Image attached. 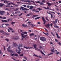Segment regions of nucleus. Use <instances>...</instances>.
Instances as JSON below:
<instances>
[{
    "instance_id": "obj_15",
    "label": "nucleus",
    "mask_w": 61,
    "mask_h": 61,
    "mask_svg": "<svg viewBox=\"0 0 61 61\" xmlns=\"http://www.w3.org/2000/svg\"><path fill=\"white\" fill-rule=\"evenodd\" d=\"M2 22H4L5 23V22H6V23H7L8 22L7 20H2Z\"/></svg>"
},
{
    "instance_id": "obj_63",
    "label": "nucleus",
    "mask_w": 61,
    "mask_h": 61,
    "mask_svg": "<svg viewBox=\"0 0 61 61\" xmlns=\"http://www.w3.org/2000/svg\"><path fill=\"white\" fill-rule=\"evenodd\" d=\"M27 23L28 24H31V22L30 21H28V22Z\"/></svg>"
},
{
    "instance_id": "obj_4",
    "label": "nucleus",
    "mask_w": 61,
    "mask_h": 61,
    "mask_svg": "<svg viewBox=\"0 0 61 61\" xmlns=\"http://www.w3.org/2000/svg\"><path fill=\"white\" fill-rule=\"evenodd\" d=\"M41 18L42 19L43 21V24L45 25L46 23V21L45 20V18H44V17H42Z\"/></svg>"
},
{
    "instance_id": "obj_45",
    "label": "nucleus",
    "mask_w": 61,
    "mask_h": 61,
    "mask_svg": "<svg viewBox=\"0 0 61 61\" xmlns=\"http://www.w3.org/2000/svg\"><path fill=\"white\" fill-rule=\"evenodd\" d=\"M43 8H44V9H47V10H48L49 9L48 8H46L44 7H43Z\"/></svg>"
},
{
    "instance_id": "obj_59",
    "label": "nucleus",
    "mask_w": 61,
    "mask_h": 61,
    "mask_svg": "<svg viewBox=\"0 0 61 61\" xmlns=\"http://www.w3.org/2000/svg\"><path fill=\"white\" fill-rule=\"evenodd\" d=\"M27 10V9H26V8H24V9L23 10V11H25V10Z\"/></svg>"
},
{
    "instance_id": "obj_33",
    "label": "nucleus",
    "mask_w": 61,
    "mask_h": 61,
    "mask_svg": "<svg viewBox=\"0 0 61 61\" xmlns=\"http://www.w3.org/2000/svg\"><path fill=\"white\" fill-rule=\"evenodd\" d=\"M31 27H34V26H35V25H33V24H31Z\"/></svg>"
},
{
    "instance_id": "obj_39",
    "label": "nucleus",
    "mask_w": 61,
    "mask_h": 61,
    "mask_svg": "<svg viewBox=\"0 0 61 61\" xmlns=\"http://www.w3.org/2000/svg\"><path fill=\"white\" fill-rule=\"evenodd\" d=\"M37 9H38V10H42V9H40L39 8H37Z\"/></svg>"
},
{
    "instance_id": "obj_13",
    "label": "nucleus",
    "mask_w": 61,
    "mask_h": 61,
    "mask_svg": "<svg viewBox=\"0 0 61 61\" xmlns=\"http://www.w3.org/2000/svg\"><path fill=\"white\" fill-rule=\"evenodd\" d=\"M11 4H12V5H15V4L13 3H12V2H11L10 3H7V5H11Z\"/></svg>"
},
{
    "instance_id": "obj_31",
    "label": "nucleus",
    "mask_w": 61,
    "mask_h": 61,
    "mask_svg": "<svg viewBox=\"0 0 61 61\" xmlns=\"http://www.w3.org/2000/svg\"><path fill=\"white\" fill-rule=\"evenodd\" d=\"M16 45V43H14L13 44V46H15Z\"/></svg>"
},
{
    "instance_id": "obj_14",
    "label": "nucleus",
    "mask_w": 61,
    "mask_h": 61,
    "mask_svg": "<svg viewBox=\"0 0 61 61\" xmlns=\"http://www.w3.org/2000/svg\"><path fill=\"white\" fill-rule=\"evenodd\" d=\"M22 26H23V27H26L27 26V25L26 24L25 25V24H23L22 25Z\"/></svg>"
},
{
    "instance_id": "obj_6",
    "label": "nucleus",
    "mask_w": 61,
    "mask_h": 61,
    "mask_svg": "<svg viewBox=\"0 0 61 61\" xmlns=\"http://www.w3.org/2000/svg\"><path fill=\"white\" fill-rule=\"evenodd\" d=\"M17 46L19 47H23V44L22 43L19 44L17 45Z\"/></svg>"
},
{
    "instance_id": "obj_29",
    "label": "nucleus",
    "mask_w": 61,
    "mask_h": 61,
    "mask_svg": "<svg viewBox=\"0 0 61 61\" xmlns=\"http://www.w3.org/2000/svg\"><path fill=\"white\" fill-rule=\"evenodd\" d=\"M6 10H8V11H10V9H9L8 8H6L5 9Z\"/></svg>"
},
{
    "instance_id": "obj_53",
    "label": "nucleus",
    "mask_w": 61,
    "mask_h": 61,
    "mask_svg": "<svg viewBox=\"0 0 61 61\" xmlns=\"http://www.w3.org/2000/svg\"><path fill=\"white\" fill-rule=\"evenodd\" d=\"M56 54H57V55H59V52H56Z\"/></svg>"
},
{
    "instance_id": "obj_21",
    "label": "nucleus",
    "mask_w": 61,
    "mask_h": 61,
    "mask_svg": "<svg viewBox=\"0 0 61 61\" xmlns=\"http://www.w3.org/2000/svg\"><path fill=\"white\" fill-rule=\"evenodd\" d=\"M35 34L34 33H31L30 34V36H34Z\"/></svg>"
},
{
    "instance_id": "obj_58",
    "label": "nucleus",
    "mask_w": 61,
    "mask_h": 61,
    "mask_svg": "<svg viewBox=\"0 0 61 61\" xmlns=\"http://www.w3.org/2000/svg\"><path fill=\"white\" fill-rule=\"evenodd\" d=\"M22 6H24V7H26V5H23Z\"/></svg>"
},
{
    "instance_id": "obj_64",
    "label": "nucleus",
    "mask_w": 61,
    "mask_h": 61,
    "mask_svg": "<svg viewBox=\"0 0 61 61\" xmlns=\"http://www.w3.org/2000/svg\"><path fill=\"white\" fill-rule=\"evenodd\" d=\"M58 44H59V45H61V43L60 42L58 43Z\"/></svg>"
},
{
    "instance_id": "obj_23",
    "label": "nucleus",
    "mask_w": 61,
    "mask_h": 61,
    "mask_svg": "<svg viewBox=\"0 0 61 61\" xmlns=\"http://www.w3.org/2000/svg\"><path fill=\"white\" fill-rule=\"evenodd\" d=\"M56 35L57 36V37L58 38H60V37L58 36V35L57 34V33H56Z\"/></svg>"
},
{
    "instance_id": "obj_57",
    "label": "nucleus",
    "mask_w": 61,
    "mask_h": 61,
    "mask_svg": "<svg viewBox=\"0 0 61 61\" xmlns=\"http://www.w3.org/2000/svg\"><path fill=\"white\" fill-rule=\"evenodd\" d=\"M5 6H6V7H10V5H5Z\"/></svg>"
},
{
    "instance_id": "obj_40",
    "label": "nucleus",
    "mask_w": 61,
    "mask_h": 61,
    "mask_svg": "<svg viewBox=\"0 0 61 61\" xmlns=\"http://www.w3.org/2000/svg\"><path fill=\"white\" fill-rule=\"evenodd\" d=\"M18 8H16V9H15L14 11H18Z\"/></svg>"
},
{
    "instance_id": "obj_51",
    "label": "nucleus",
    "mask_w": 61,
    "mask_h": 61,
    "mask_svg": "<svg viewBox=\"0 0 61 61\" xmlns=\"http://www.w3.org/2000/svg\"><path fill=\"white\" fill-rule=\"evenodd\" d=\"M53 23H51L50 24V25H51V27H52V25H53Z\"/></svg>"
},
{
    "instance_id": "obj_19",
    "label": "nucleus",
    "mask_w": 61,
    "mask_h": 61,
    "mask_svg": "<svg viewBox=\"0 0 61 61\" xmlns=\"http://www.w3.org/2000/svg\"><path fill=\"white\" fill-rule=\"evenodd\" d=\"M24 7H22L21 6L20 7V10H23L24 9Z\"/></svg>"
},
{
    "instance_id": "obj_9",
    "label": "nucleus",
    "mask_w": 61,
    "mask_h": 61,
    "mask_svg": "<svg viewBox=\"0 0 61 61\" xmlns=\"http://www.w3.org/2000/svg\"><path fill=\"white\" fill-rule=\"evenodd\" d=\"M24 48H26V49H28V48H29V49H32V47H30L29 46L28 47H25V46H24L23 47Z\"/></svg>"
},
{
    "instance_id": "obj_48",
    "label": "nucleus",
    "mask_w": 61,
    "mask_h": 61,
    "mask_svg": "<svg viewBox=\"0 0 61 61\" xmlns=\"http://www.w3.org/2000/svg\"><path fill=\"white\" fill-rule=\"evenodd\" d=\"M23 15V13H21L20 15H19V16H21V15Z\"/></svg>"
},
{
    "instance_id": "obj_38",
    "label": "nucleus",
    "mask_w": 61,
    "mask_h": 61,
    "mask_svg": "<svg viewBox=\"0 0 61 61\" xmlns=\"http://www.w3.org/2000/svg\"><path fill=\"white\" fill-rule=\"evenodd\" d=\"M18 55L16 54H15L14 56H18Z\"/></svg>"
},
{
    "instance_id": "obj_47",
    "label": "nucleus",
    "mask_w": 61,
    "mask_h": 61,
    "mask_svg": "<svg viewBox=\"0 0 61 61\" xmlns=\"http://www.w3.org/2000/svg\"><path fill=\"white\" fill-rule=\"evenodd\" d=\"M35 2L36 3H40V1H35Z\"/></svg>"
},
{
    "instance_id": "obj_35",
    "label": "nucleus",
    "mask_w": 61,
    "mask_h": 61,
    "mask_svg": "<svg viewBox=\"0 0 61 61\" xmlns=\"http://www.w3.org/2000/svg\"><path fill=\"white\" fill-rule=\"evenodd\" d=\"M17 54H20V53H21V52H20V51H18L17 52Z\"/></svg>"
},
{
    "instance_id": "obj_50",
    "label": "nucleus",
    "mask_w": 61,
    "mask_h": 61,
    "mask_svg": "<svg viewBox=\"0 0 61 61\" xmlns=\"http://www.w3.org/2000/svg\"><path fill=\"white\" fill-rule=\"evenodd\" d=\"M50 13H54V14H55V13L54 12L52 11H50Z\"/></svg>"
},
{
    "instance_id": "obj_55",
    "label": "nucleus",
    "mask_w": 61,
    "mask_h": 61,
    "mask_svg": "<svg viewBox=\"0 0 61 61\" xmlns=\"http://www.w3.org/2000/svg\"><path fill=\"white\" fill-rule=\"evenodd\" d=\"M35 12H37V13H39V11L38 10L35 11Z\"/></svg>"
},
{
    "instance_id": "obj_34",
    "label": "nucleus",
    "mask_w": 61,
    "mask_h": 61,
    "mask_svg": "<svg viewBox=\"0 0 61 61\" xmlns=\"http://www.w3.org/2000/svg\"><path fill=\"white\" fill-rule=\"evenodd\" d=\"M5 40H6V41H7V42H8V41H9V40L8 39H5Z\"/></svg>"
},
{
    "instance_id": "obj_28",
    "label": "nucleus",
    "mask_w": 61,
    "mask_h": 61,
    "mask_svg": "<svg viewBox=\"0 0 61 61\" xmlns=\"http://www.w3.org/2000/svg\"><path fill=\"white\" fill-rule=\"evenodd\" d=\"M54 27H56V28H59V26L56 25H54Z\"/></svg>"
},
{
    "instance_id": "obj_30",
    "label": "nucleus",
    "mask_w": 61,
    "mask_h": 61,
    "mask_svg": "<svg viewBox=\"0 0 61 61\" xmlns=\"http://www.w3.org/2000/svg\"><path fill=\"white\" fill-rule=\"evenodd\" d=\"M58 20H57V19H56L55 20V22L56 23H57Z\"/></svg>"
},
{
    "instance_id": "obj_44",
    "label": "nucleus",
    "mask_w": 61,
    "mask_h": 61,
    "mask_svg": "<svg viewBox=\"0 0 61 61\" xmlns=\"http://www.w3.org/2000/svg\"><path fill=\"white\" fill-rule=\"evenodd\" d=\"M10 48H11V47L10 46H9L7 48V50H9V49H10Z\"/></svg>"
},
{
    "instance_id": "obj_32",
    "label": "nucleus",
    "mask_w": 61,
    "mask_h": 61,
    "mask_svg": "<svg viewBox=\"0 0 61 61\" xmlns=\"http://www.w3.org/2000/svg\"><path fill=\"white\" fill-rule=\"evenodd\" d=\"M26 2H27L28 3H30V1L29 0H26Z\"/></svg>"
},
{
    "instance_id": "obj_12",
    "label": "nucleus",
    "mask_w": 61,
    "mask_h": 61,
    "mask_svg": "<svg viewBox=\"0 0 61 61\" xmlns=\"http://www.w3.org/2000/svg\"><path fill=\"white\" fill-rule=\"evenodd\" d=\"M34 56H36V57H39V58H42V57L40 56H37L35 54H34Z\"/></svg>"
},
{
    "instance_id": "obj_37",
    "label": "nucleus",
    "mask_w": 61,
    "mask_h": 61,
    "mask_svg": "<svg viewBox=\"0 0 61 61\" xmlns=\"http://www.w3.org/2000/svg\"><path fill=\"white\" fill-rule=\"evenodd\" d=\"M32 11H34V12H36V10H35V9H33L32 10Z\"/></svg>"
},
{
    "instance_id": "obj_2",
    "label": "nucleus",
    "mask_w": 61,
    "mask_h": 61,
    "mask_svg": "<svg viewBox=\"0 0 61 61\" xmlns=\"http://www.w3.org/2000/svg\"><path fill=\"white\" fill-rule=\"evenodd\" d=\"M40 40L41 41H43L44 42H45L46 41V39L45 37H41L40 38Z\"/></svg>"
},
{
    "instance_id": "obj_5",
    "label": "nucleus",
    "mask_w": 61,
    "mask_h": 61,
    "mask_svg": "<svg viewBox=\"0 0 61 61\" xmlns=\"http://www.w3.org/2000/svg\"><path fill=\"white\" fill-rule=\"evenodd\" d=\"M12 39H14V40H17V39H19V37L17 36L13 37Z\"/></svg>"
},
{
    "instance_id": "obj_26",
    "label": "nucleus",
    "mask_w": 61,
    "mask_h": 61,
    "mask_svg": "<svg viewBox=\"0 0 61 61\" xmlns=\"http://www.w3.org/2000/svg\"><path fill=\"white\" fill-rule=\"evenodd\" d=\"M40 4L41 5H44V4L42 2L40 3Z\"/></svg>"
},
{
    "instance_id": "obj_22",
    "label": "nucleus",
    "mask_w": 61,
    "mask_h": 61,
    "mask_svg": "<svg viewBox=\"0 0 61 61\" xmlns=\"http://www.w3.org/2000/svg\"><path fill=\"white\" fill-rule=\"evenodd\" d=\"M47 4L48 5V6H50V5H51V3L49 2H47Z\"/></svg>"
},
{
    "instance_id": "obj_41",
    "label": "nucleus",
    "mask_w": 61,
    "mask_h": 61,
    "mask_svg": "<svg viewBox=\"0 0 61 61\" xmlns=\"http://www.w3.org/2000/svg\"><path fill=\"white\" fill-rule=\"evenodd\" d=\"M41 2H43V3H45V0H42Z\"/></svg>"
},
{
    "instance_id": "obj_61",
    "label": "nucleus",
    "mask_w": 61,
    "mask_h": 61,
    "mask_svg": "<svg viewBox=\"0 0 61 61\" xmlns=\"http://www.w3.org/2000/svg\"><path fill=\"white\" fill-rule=\"evenodd\" d=\"M51 51L52 52V53H54V52H55V51H53V50H51Z\"/></svg>"
},
{
    "instance_id": "obj_43",
    "label": "nucleus",
    "mask_w": 61,
    "mask_h": 61,
    "mask_svg": "<svg viewBox=\"0 0 61 61\" xmlns=\"http://www.w3.org/2000/svg\"><path fill=\"white\" fill-rule=\"evenodd\" d=\"M24 58H25V60H27V58L25 56L24 57Z\"/></svg>"
},
{
    "instance_id": "obj_11",
    "label": "nucleus",
    "mask_w": 61,
    "mask_h": 61,
    "mask_svg": "<svg viewBox=\"0 0 61 61\" xmlns=\"http://www.w3.org/2000/svg\"><path fill=\"white\" fill-rule=\"evenodd\" d=\"M37 51H41V54H42L43 55H45V54L42 51L38 49H37Z\"/></svg>"
},
{
    "instance_id": "obj_27",
    "label": "nucleus",
    "mask_w": 61,
    "mask_h": 61,
    "mask_svg": "<svg viewBox=\"0 0 61 61\" xmlns=\"http://www.w3.org/2000/svg\"><path fill=\"white\" fill-rule=\"evenodd\" d=\"M40 18V17H37L35 19V20H36V19H39V18Z\"/></svg>"
},
{
    "instance_id": "obj_62",
    "label": "nucleus",
    "mask_w": 61,
    "mask_h": 61,
    "mask_svg": "<svg viewBox=\"0 0 61 61\" xmlns=\"http://www.w3.org/2000/svg\"><path fill=\"white\" fill-rule=\"evenodd\" d=\"M11 56H14V53L11 55Z\"/></svg>"
},
{
    "instance_id": "obj_17",
    "label": "nucleus",
    "mask_w": 61,
    "mask_h": 61,
    "mask_svg": "<svg viewBox=\"0 0 61 61\" xmlns=\"http://www.w3.org/2000/svg\"><path fill=\"white\" fill-rule=\"evenodd\" d=\"M33 8H34V6H30V7L29 8V9H30V10H31V9H33Z\"/></svg>"
},
{
    "instance_id": "obj_60",
    "label": "nucleus",
    "mask_w": 61,
    "mask_h": 61,
    "mask_svg": "<svg viewBox=\"0 0 61 61\" xmlns=\"http://www.w3.org/2000/svg\"><path fill=\"white\" fill-rule=\"evenodd\" d=\"M45 30L46 31H47V32H48V30L46 29V28H45Z\"/></svg>"
},
{
    "instance_id": "obj_1",
    "label": "nucleus",
    "mask_w": 61,
    "mask_h": 61,
    "mask_svg": "<svg viewBox=\"0 0 61 61\" xmlns=\"http://www.w3.org/2000/svg\"><path fill=\"white\" fill-rule=\"evenodd\" d=\"M23 34H27V32H26V31L22 32V33H21V35L22 37H23V38H25V37H26L27 36V35H24Z\"/></svg>"
},
{
    "instance_id": "obj_16",
    "label": "nucleus",
    "mask_w": 61,
    "mask_h": 61,
    "mask_svg": "<svg viewBox=\"0 0 61 61\" xmlns=\"http://www.w3.org/2000/svg\"><path fill=\"white\" fill-rule=\"evenodd\" d=\"M43 33V34H45V35H46V36H48V35L49 34H48V32H46V34H47L45 33L44 32H42Z\"/></svg>"
},
{
    "instance_id": "obj_10",
    "label": "nucleus",
    "mask_w": 61,
    "mask_h": 61,
    "mask_svg": "<svg viewBox=\"0 0 61 61\" xmlns=\"http://www.w3.org/2000/svg\"><path fill=\"white\" fill-rule=\"evenodd\" d=\"M7 50L8 52H10V53H13V52H14V51H12V50Z\"/></svg>"
},
{
    "instance_id": "obj_36",
    "label": "nucleus",
    "mask_w": 61,
    "mask_h": 61,
    "mask_svg": "<svg viewBox=\"0 0 61 61\" xmlns=\"http://www.w3.org/2000/svg\"><path fill=\"white\" fill-rule=\"evenodd\" d=\"M5 25H6V26H9L10 25L9 24H5Z\"/></svg>"
},
{
    "instance_id": "obj_46",
    "label": "nucleus",
    "mask_w": 61,
    "mask_h": 61,
    "mask_svg": "<svg viewBox=\"0 0 61 61\" xmlns=\"http://www.w3.org/2000/svg\"><path fill=\"white\" fill-rule=\"evenodd\" d=\"M11 24L12 25H14V24H15V22H11Z\"/></svg>"
},
{
    "instance_id": "obj_56",
    "label": "nucleus",
    "mask_w": 61,
    "mask_h": 61,
    "mask_svg": "<svg viewBox=\"0 0 61 61\" xmlns=\"http://www.w3.org/2000/svg\"><path fill=\"white\" fill-rule=\"evenodd\" d=\"M51 35H52L53 36H55V35H54V34L53 33V32H51Z\"/></svg>"
},
{
    "instance_id": "obj_20",
    "label": "nucleus",
    "mask_w": 61,
    "mask_h": 61,
    "mask_svg": "<svg viewBox=\"0 0 61 61\" xmlns=\"http://www.w3.org/2000/svg\"><path fill=\"white\" fill-rule=\"evenodd\" d=\"M33 46H34V48H36V45L35 44L33 46Z\"/></svg>"
},
{
    "instance_id": "obj_49",
    "label": "nucleus",
    "mask_w": 61,
    "mask_h": 61,
    "mask_svg": "<svg viewBox=\"0 0 61 61\" xmlns=\"http://www.w3.org/2000/svg\"><path fill=\"white\" fill-rule=\"evenodd\" d=\"M45 18H46V20H47V21H49V20L47 19V17H46Z\"/></svg>"
},
{
    "instance_id": "obj_18",
    "label": "nucleus",
    "mask_w": 61,
    "mask_h": 61,
    "mask_svg": "<svg viewBox=\"0 0 61 61\" xmlns=\"http://www.w3.org/2000/svg\"><path fill=\"white\" fill-rule=\"evenodd\" d=\"M4 5V4L0 3V7H3V6Z\"/></svg>"
},
{
    "instance_id": "obj_8",
    "label": "nucleus",
    "mask_w": 61,
    "mask_h": 61,
    "mask_svg": "<svg viewBox=\"0 0 61 61\" xmlns=\"http://www.w3.org/2000/svg\"><path fill=\"white\" fill-rule=\"evenodd\" d=\"M45 26L47 28H48L49 29H50V24L49 23H48V24H47V25H45Z\"/></svg>"
},
{
    "instance_id": "obj_25",
    "label": "nucleus",
    "mask_w": 61,
    "mask_h": 61,
    "mask_svg": "<svg viewBox=\"0 0 61 61\" xmlns=\"http://www.w3.org/2000/svg\"><path fill=\"white\" fill-rule=\"evenodd\" d=\"M53 24H54V25L55 26L56 25V22L55 21H53Z\"/></svg>"
},
{
    "instance_id": "obj_54",
    "label": "nucleus",
    "mask_w": 61,
    "mask_h": 61,
    "mask_svg": "<svg viewBox=\"0 0 61 61\" xmlns=\"http://www.w3.org/2000/svg\"><path fill=\"white\" fill-rule=\"evenodd\" d=\"M30 15L29 14H28L26 15V16H29Z\"/></svg>"
},
{
    "instance_id": "obj_24",
    "label": "nucleus",
    "mask_w": 61,
    "mask_h": 61,
    "mask_svg": "<svg viewBox=\"0 0 61 61\" xmlns=\"http://www.w3.org/2000/svg\"><path fill=\"white\" fill-rule=\"evenodd\" d=\"M17 49H19V52L21 51V49L19 47H18Z\"/></svg>"
},
{
    "instance_id": "obj_42",
    "label": "nucleus",
    "mask_w": 61,
    "mask_h": 61,
    "mask_svg": "<svg viewBox=\"0 0 61 61\" xmlns=\"http://www.w3.org/2000/svg\"><path fill=\"white\" fill-rule=\"evenodd\" d=\"M38 16V15H34L33 16V17H36V16Z\"/></svg>"
},
{
    "instance_id": "obj_7",
    "label": "nucleus",
    "mask_w": 61,
    "mask_h": 61,
    "mask_svg": "<svg viewBox=\"0 0 61 61\" xmlns=\"http://www.w3.org/2000/svg\"><path fill=\"white\" fill-rule=\"evenodd\" d=\"M5 12L4 11H1L0 12V14L2 15H3L4 14H5Z\"/></svg>"
},
{
    "instance_id": "obj_3",
    "label": "nucleus",
    "mask_w": 61,
    "mask_h": 61,
    "mask_svg": "<svg viewBox=\"0 0 61 61\" xmlns=\"http://www.w3.org/2000/svg\"><path fill=\"white\" fill-rule=\"evenodd\" d=\"M0 33H2L4 35H9V34L4 32V31L3 30H0Z\"/></svg>"
},
{
    "instance_id": "obj_52",
    "label": "nucleus",
    "mask_w": 61,
    "mask_h": 61,
    "mask_svg": "<svg viewBox=\"0 0 61 61\" xmlns=\"http://www.w3.org/2000/svg\"><path fill=\"white\" fill-rule=\"evenodd\" d=\"M3 47L4 50H5V46H3Z\"/></svg>"
}]
</instances>
